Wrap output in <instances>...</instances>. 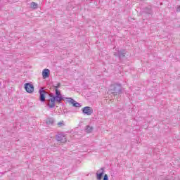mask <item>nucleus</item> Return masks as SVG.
Masks as SVG:
<instances>
[{
  "label": "nucleus",
  "mask_w": 180,
  "mask_h": 180,
  "mask_svg": "<svg viewBox=\"0 0 180 180\" xmlns=\"http://www.w3.org/2000/svg\"><path fill=\"white\" fill-rule=\"evenodd\" d=\"M103 180H109V178L108 177V174H105Z\"/></svg>",
  "instance_id": "16"
},
{
  "label": "nucleus",
  "mask_w": 180,
  "mask_h": 180,
  "mask_svg": "<svg viewBox=\"0 0 180 180\" xmlns=\"http://www.w3.org/2000/svg\"><path fill=\"white\" fill-rule=\"evenodd\" d=\"M53 123H54V120L53 119L49 118L46 120L47 124H53Z\"/></svg>",
  "instance_id": "13"
},
{
  "label": "nucleus",
  "mask_w": 180,
  "mask_h": 180,
  "mask_svg": "<svg viewBox=\"0 0 180 180\" xmlns=\"http://www.w3.org/2000/svg\"><path fill=\"white\" fill-rule=\"evenodd\" d=\"M25 89L28 94H32L34 91V86L30 83H26L25 84Z\"/></svg>",
  "instance_id": "1"
},
{
  "label": "nucleus",
  "mask_w": 180,
  "mask_h": 180,
  "mask_svg": "<svg viewBox=\"0 0 180 180\" xmlns=\"http://www.w3.org/2000/svg\"><path fill=\"white\" fill-rule=\"evenodd\" d=\"M82 112L84 115H87L88 116H91L92 115L94 110L91 107H84L82 108Z\"/></svg>",
  "instance_id": "2"
},
{
  "label": "nucleus",
  "mask_w": 180,
  "mask_h": 180,
  "mask_svg": "<svg viewBox=\"0 0 180 180\" xmlns=\"http://www.w3.org/2000/svg\"><path fill=\"white\" fill-rule=\"evenodd\" d=\"M58 86H60V84H58V85L56 86L55 88H58Z\"/></svg>",
  "instance_id": "18"
},
{
  "label": "nucleus",
  "mask_w": 180,
  "mask_h": 180,
  "mask_svg": "<svg viewBox=\"0 0 180 180\" xmlns=\"http://www.w3.org/2000/svg\"><path fill=\"white\" fill-rule=\"evenodd\" d=\"M42 77L44 79H46V78H49V77H50V70L44 69L42 71Z\"/></svg>",
  "instance_id": "6"
},
{
  "label": "nucleus",
  "mask_w": 180,
  "mask_h": 180,
  "mask_svg": "<svg viewBox=\"0 0 180 180\" xmlns=\"http://www.w3.org/2000/svg\"><path fill=\"white\" fill-rule=\"evenodd\" d=\"M176 12H180V6L176 8Z\"/></svg>",
  "instance_id": "17"
},
{
  "label": "nucleus",
  "mask_w": 180,
  "mask_h": 180,
  "mask_svg": "<svg viewBox=\"0 0 180 180\" xmlns=\"http://www.w3.org/2000/svg\"><path fill=\"white\" fill-rule=\"evenodd\" d=\"M38 6H39V4H37V3L36 2L31 3V8H32V9H37Z\"/></svg>",
  "instance_id": "10"
},
{
  "label": "nucleus",
  "mask_w": 180,
  "mask_h": 180,
  "mask_svg": "<svg viewBox=\"0 0 180 180\" xmlns=\"http://www.w3.org/2000/svg\"><path fill=\"white\" fill-rule=\"evenodd\" d=\"M151 13H153V11L148 8H145L144 11L143 12V15H151Z\"/></svg>",
  "instance_id": "9"
},
{
  "label": "nucleus",
  "mask_w": 180,
  "mask_h": 180,
  "mask_svg": "<svg viewBox=\"0 0 180 180\" xmlns=\"http://www.w3.org/2000/svg\"><path fill=\"white\" fill-rule=\"evenodd\" d=\"M103 176V169H100L96 173V178L98 180H101Z\"/></svg>",
  "instance_id": "8"
},
{
  "label": "nucleus",
  "mask_w": 180,
  "mask_h": 180,
  "mask_svg": "<svg viewBox=\"0 0 180 180\" xmlns=\"http://www.w3.org/2000/svg\"><path fill=\"white\" fill-rule=\"evenodd\" d=\"M85 130L86 133H91L93 128L92 127L86 126Z\"/></svg>",
  "instance_id": "12"
},
{
  "label": "nucleus",
  "mask_w": 180,
  "mask_h": 180,
  "mask_svg": "<svg viewBox=\"0 0 180 180\" xmlns=\"http://www.w3.org/2000/svg\"><path fill=\"white\" fill-rule=\"evenodd\" d=\"M57 126L58 127H64V126H65V123L64 122V121H60L59 122H58Z\"/></svg>",
  "instance_id": "11"
},
{
  "label": "nucleus",
  "mask_w": 180,
  "mask_h": 180,
  "mask_svg": "<svg viewBox=\"0 0 180 180\" xmlns=\"http://www.w3.org/2000/svg\"><path fill=\"white\" fill-rule=\"evenodd\" d=\"M68 101L70 103V105H72L75 108H81V104H79V103L75 101L72 98H68Z\"/></svg>",
  "instance_id": "3"
},
{
  "label": "nucleus",
  "mask_w": 180,
  "mask_h": 180,
  "mask_svg": "<svg viewBox=\"0 0 180 180\" xmlns=\"http://www.w3.org/2000/svg\"><path fill=\"white\" fill-rule=\"evenodd\" d=\"M56 96H60V95H61V93H60V91H58V89H56Z\"/></svg>",
  "instance_id": "15"
},
{
  "label": "nucleus",
  "mask_w": 180,
  "mask_h": 180,
  "mask_svg": "<svg viewBox=\"0 0 180 180\" xmlns=\"http://www.w3.org/2000/svg\"><path fill=\"white\" fill-rule=\"evenodd\" d=\"M58 141L60 143H67V137L65 136L64 134H60L57 136Z\"/></svg>",
  "instance_id": "5"
},
{
  "label": "nucleus",
  "mask_w": 180,
  "mask_h": 180,
  "mask_svg": "<svg viewBox=\"0 0 180 180\" xmlns=\"http://www.w3.org/2000/svg\"><path fill=\"white\" fill-rule=\"evenodd\" d=\"M55 99H56V102H58V103H60V102H61L62 98H61V96H58L55 97Z\"/></svg>",
  "instance_id": "14"
},
{
  "label": "nucleus",
  "mask_w": 180,
  "mask_h": 180,
  "mask_svg": "<svg viewBox=\"0 0 180 180\" xmlns=\"http://www.w3.org/2000/svg\"><path fill=\"white\" fill-rule=\"evenodd\" d=\"M39 94H40L39 100L41 101V102H44V101H46V95L47 94V92H46L42 89L39 91Z\"/></svg>",
  "instance_id": "4"
},
{
  "label": "nucleus",
  "mask_w": 180,
  "mask_h": 180,
  "mask_svg": "<svg viewBox=\"0 0 180 180\" xmlns=\"http://www.w3.org/2000/svg\"><path fill=\"white\" fill-rule=\"evenodd\" d=\"M48 105H49V108H54V106H56V97L52 96L50 98L49 103Z\"/></svg>",
  "instance_id": "7"
}]
</instances>
